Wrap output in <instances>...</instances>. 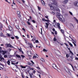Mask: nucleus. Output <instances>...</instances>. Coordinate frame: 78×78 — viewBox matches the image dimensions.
<instances>
[{"label":"nucleus","mask_w":78,"mask_h":78,"mask_svg":"<svg viewBox=\"0 0 78 78\" xmlns=\"http://www.w3.org/2000/svg\"><path fill=\"white\" fill-rule=\"evenodd\" d=\"M77 1H75L74 2V3H73L74 5L75 6H77Z\"/></svg>","instance_id":"nucleus-11"},{"label":"nucleus","mask_w":78,"mask_h":78,"mask_svg":"<svg viewBox=\"0 0 78 78\" xmlns=\"http://www.w3.org/2000/svg\"><path fill=\"white\" fill-rule=\"evenodd\" d=\"M66 58H69V54H67L66 55Z\"/></svg>","instance_id":"nucleus-41"},{"label":"nucleus","mask_w":78,"mask_h":78,"mask_svg":"<svg viewBox=\"0 0 78 78\" xmlns=\"http://www.w3.org/2000/svg\"><path fill=\"white\" fill-rule=\"evenodd\" d=\"M57 25L59 29H61V27H60V24L59 23H57Z\"/></svg>","instance_id":"nucleus-14"},{"label":"nucleus","mask_w":78,"mask_h":78,"mask_svg":"<svg viewBox=\"0 0 78 78\" xmlns=\"http://www.w3.org/2000/svg\"><path fill=\"white\" fill-rule=\"evenodd\" d=\"M16 27L17 29H18V30H19V25H17L16 26Z\"/></svg>","instance_id":"nucleus-20"},{"label":"nucleus","mask_w":78,"mask_h":78,"mask_svg":"<svg viewBox=\"0 0 78 78\" xmlns=\"http://www.w3.org/2000/svg\"><path fill=\"white\" fill-rule=\"evenodd\" d=\"M7 63L8 65H10V61L9 60H8L7 62Z\"/></svg>","instance_id":"nucleus-23"},{"label":"nucleus","mask_w":78,"mask_h":78,"mask_svg":"<svg viewBox=\"0 0 78 78\" xmlns=\"http://www.w3.org/2000/svg\"><path fill=\"white\" fill-rule=\"evenodd\" d=\"M49 6H50V7H51V6H51V4H49Z\"/></svg>","instance_id":"nucleus-60"},{"label":"nucleus","mask_w":78,"mask_h":78,"mask_svg":"<svg viewBox=\"0 0 78 78\" xmlns=\"http://www.w3.org/2000/svg\"><path fill=\"white\" fill-rule=\"evenodd\" d=\"M45 22H50V21L48 20H45Z\"/></svg>","instance_id":"nucleus-24"},{"label":"nucleus","mask_w":78,"mask_h":78,"mask_svg":"<svg viewBox=\"0 0 78 78\" xmlns=\"http://www.w3.org/2000/svg\"><path fill=\"white\" fill-rule=\"evenodd\" d=\"M21 56L22 57V58H24L25 57V56L23 55H21Z\"/></svg>","instance_id":"nucleus-36"},{"label":"nucleus","mask_w":78,"mask_h":78,"mask_svg":"<svg viewBox=\"0 0 78 78\" xmlns=\"http://www.w3.org/2000/svg\"><path fill=\"white\" fill-rule=\"evenodd\" d=\"M64 69L65 70H66V72H69V69H68V68H67V67H66V66H64Z\"/></svg>","instance_id":"nucleus-7"},{"label":"nucleus","mask_w":78,"mask_h":78,"mask_svg":"<svg viewBox=\"0 0 78 78\" xmlns=\"http://www.w3.org/2000/svg\"><path fill=\"white\" fill-rule=\"evenodd\" d=\"M51 13L53 14V15H55V13L53 12H52Z\"/></svg>","instance_id":"nucleus-47"},{"label":"nucleus","mask_w":78,"mask_h":78,"mask_svg":"<svg viewBox=\"0 0 78 78\" xmlns=\"http://www.w3.org/2000/svg\"><path fill=\"white\" fill-rule=\"evenodd\" d=\"M45 24H46V25H44L45 28H46L47 29L48 28V26L49 25V24L47 23H46Z\"/></svg>","instance_id":"nucleus-9"},{"label":"nucleus","mask_w":78,"mask_h":78,"mask_svg":"<svg viewBox=\"0 0 78 78\" xmlns=\"http://www.w3.org/2000/svg\"><path fill=\"white\" fill-rule=\"evenodd\" d=\"M20 12L18 11V12H17V15H18V14H20Z\"/></svg>","instance_id":"nucleus-45"},{"label":"nucleus","mask_w":78,"mask_h":78,"mask_svg":"<svg viewBox=\"0 0 78 78\" xmlns=\"http://www.w3.org/2000/svg\"><path fill=\"white\" fill-rule=\"evenodd\" d=\"M18 16L19 17H21V16H20V14H18Z\"/></svg>","instance_id":"nucleus-44"},{"label":"nucleus","mask_w":78,"mask_h":78,"mask_svg":"<svg viewBox=\"0 0 78 78\" xmlns=\"http://www.w3.org/2000/svg\"><path fill=\"white\" fill-rule=\"evenodd\" d=\"M3 28V26L2 24L0 23V28Z\"/></svg>","instance_id":"nucleus-27"},{"label":"nucleus","mask_w":78,"mask_h":78,"mask_svg":"<svg viewBox=\"0 0 78 78\" xmlns=\"http://www.w3.org/2000/svg\"><path fill=\"white\" fill-rule=\"evenodd\" d=\"M6 45H7V47H10V48H13V46H12L11 45V44H6Z\"/></svg>","instance_id":"nucleus-4"},{"label":"nucleus","mask_w":78,"mask_h":78,"mask_svg":"<svg viewBox=\"0 0 78 78\" xmlns=\"http://www.w3.org/2000/svg\"><path fill=\"white\" fill-rule=\"evenodd\" d=\"M54 10H55L56 11H59V9L57 7H55L54 8Z\"/></svg>","instance_id":"nucleus-12"},{"label":"nucleus","mask_w":78,"mask_h":78,"mask_svg":"<svg viewBox=\"0 0 78 78\" xmlns=\"http://www.w3.org/2000/svg\"><path fill=\"white\" fill-rule=\"evenodd\" d=\"M19 50L20 51H22V49H19Z\"/></svg>","instance_id":"nucleus-62"},{"label":"nucleus","mask_w":78,"mask_h":78,"mask_svg":"<svg viewBox=\"0 0 78 78\" xmlns=\"http://www.w3.org/2000/svg\"><path fill=\"white\" fill-rule=\"evenodd\" d=\"M73 55L72 54L69 53V56L72 59H73Z\"/></svg>","instance_id":"nucleus-6"},{"label":"nucleus","mask_w":78,"mask_h":78,"mask_svg":"<svg viewBox=\"0 0 78 78\" xmlns=\"http://www.w3.org/2000/svg\"><path fill=\"white\" fill-rule=\"evenodd\" d=\"M8 36L9 37L10 36V35L9 34H7Z\"/></svg>","instance_id":"nucleus-56"},{"label":"nucleus","mask_w":78,"mask_h":78,"mask_svg":"<svg viewBox=\"0 0 78 78\" xmlns=\"http://www.w3.org/2000/svg\"><path fill=\"white\" fill-rule=\"evenodd\" d=\"M30 62H31L32 64H34V62H33V61H32V60H30Z\"/></svg>","instance_id":"nucleus-50"},{"label":"nucleus","mask_w":78,"mask_h":78,"mask_svg":"<svg viewBox=\"0 0 78 78\" xmlns=\"http://www.w3.org/2000/svg\"><path fill=\"white\" fill-rule=\"evenodd\" d=\"M55 34L56 35L57 34V31H55Z\"/></svg>","instance_id":"nucleus-51"},{"label":"nucleus","mask_w":78,"mask_h":78,"mask_svg":"<svg viewBox=\"0 0 78 78\" xmlns=\"http://www.w3.org/2000/svg\"><path fill=\"white\" fill-rule=\"evenodd\" d=\"M41 2L43 5H45V2H44V1L43 0H41Z\"/></svg>","instance_id":"nucleus-13"},{"label":"nucleus","mask_w":78,"mask_h":78,"mask_svg":"<svg viewBox=\"0 0 78 78\" xmlns=\"http://www.w3.org/2000/svg\"><path fill=\"white\" fill-rule=\"evenodd\" d=\"M38 10H39V11H41V7H39L38 6Z\"/></svg>","instance_id":"nucleus-38"},{"label":"nucleus","mask_w":78,"mask_h":78,"mask_svg":"<svg viewBox=\"0 0 78 78\" xmlns=\"http://www.w3.org/2000/svg\"><path fill=\"white\" fill-rule=\"evenodd\" d=\"M57 53L56 54L58 55H60V54H61V52H60V51H59L58 50L57 51Z\"/></svg>","instance_id":"nucleus-15"},{"label":"nucleus","mask_w":78,"mask_h":78,"mask_svg":"<svg viewBox=\"0 0 78 78\" xmlns=\"http://www.w3.org/2000/svg\"><path fill=\"white\" fill-rule=\"evenodd\" d=\"M11 38L12 39H14V37H11Z\"/></svg>","instance_id":"nucleus-59"},{"label":"nucleus","mask_w":78,"mask_h":78,"mask_svg":"<svg viewBox=\"0 0 78 78\" xmlns=\"http://www.w3.org/2000/svg\"><path fill=\"white\" fill-rule=\"evenodd\" d=\"M20 67H22V68H23V69H25V68H26V66H23L22 65H20Z\"/></svg>","instance_id":"nucleus-21"},{"label":"nucleus","mask_w":78,"mask_h":78,"mask_svg":"<svg viewBox=\"0 0 78 78\" xmlns=\"http://www.w3.org/2000/svg\"><path fill=\"white\" fill-rule=\"evenodd\" d=\"M16 57H17V58H21V57H20V55L18 54H16Z\"/></svg>","instance_id":"nucleus-16"},{"label":"nucleus","mask_w":78,"mask_h":78,"mask_svg":"<svg viewBox=\"0 0 78 78\" xmlns=\"http://www.w3.org/2000/svg\"><path fill=\"white\" fill-rule=\"evenodd\" d=\"M67 48L68 49V50H70V48H69L68 47H67Z\"/></svg>","instance_id":"nucleus-55"},{"label":"nucleus","mask_w":78,"mask_h":78,"mask_svg":"<svg viewBox=\"0 0 78 78\" xmlns=\"http://www.w3.org/2000/svg\"><path fill=\"white\" fill-rule=\"evenodd\" d=\"M9 29L10 31H12V27L10 26H9Z\"/></svg>","instance_id":"nucleus-10"},{"label":"nucleus","mask_w":78,"mask_h":78,"mask_svg":"<svg viewBox=\"0 0 78 78\" xmlns=\"http://www.w3.org/2000/svg\"><path fill=\"white\" fill-rule=\"evenodd\" d=\"M11 64H13V65H15V63H13L12 62H11Z\"/></svg>","instance_id":"nucleus-54"},{"label":"nucleus","mask_w":78,"mask_h":78,"mask_svg":"<svg viewBox=\"0 0 78 78\" xmlns=\"http://www.w3.org/2000/svg\"><path fill=\"white\" fill-rule=\"evenodd\" d=\"M75 20H76V22H77V23H78V20H77L76 19V18H75Z\"/></svg>","instance_id":"nucleus-43"},{"label":"nucleus","mask_w":78,"mask_h":78,"mask_svg":"<svg viewBox=\"0 0 78 78\" xmlns=\"http://www.w3.org/2000/svg\"><path fill=\"white\" fill-rule=\"evenodd\" d=\"M35 72H36V71H35V70H34L33 71V73H35Z\"/></svg>","instance_id":"nucleus-58"},{"label":"nucleus","mask_w":78,"mask_h":78,"mask_svg":"<svg viewBox=\"0 0 78 78\" xmlns=\"http://www.w3.org/2000/svg\"><path fill=\"white\" fill-rule=\"evenodd\" d=\"M28 45H30V46H32V47H33V44L31 43H28Z\"/></svg>","instance_id":"nucleus-28"},{"label":"nucleus","mask_w":78,"mask_h":78,"mask_svg":"<svg viewBox=\"0 0 78 78\" xmlns=\"http://www.w3.org/2000/svg\"><path fill=\"white\" fill-rule=\"evenodd\" d=\"M0 53H2V55H4L7 53V51H4L3 50H0Z\"/></svg>","instance_id":"nucleus-2"},{"label":"nucleus","mask_w":78,"mask_h":78,"mask_svg":"<svg viewBox=\"0 0 78 78\" xmlns=\"http://www.w3.org/2000/svg\"><path fill=\"white\" fill-rule=\"evenodd\" d=\"M27 23H28V25H31V23L29 22V21H27Z\"/></svg>","instance_id":"nucleus-34"},{"label":"nucleus","mask_w":78,"mask_h":78,"mask_svg":"<svg viewBox=\"0 0 78 78\" xmlns=\"http://www.w3.org/2000/svg\"><path fill=\"white\" fill-rule=\"evenodd\" d=\"M0 36H1V37L3 36V33L2 32L0 34Z\"/></svg>","instance_id":"nucleus-30"},{"label":"nucleus","mask_w":78,"mask_h":78,"mask_svg":"<svg viewBox=\"0 0 78 78\" xmlns=\"http://www.w3.org/2000/svg\"><path fill=\"white\" fill-rule=\"evenodd\" d=\"M57 40L56 39V38H55V37H54L53 38V41H56Z\"/></svg>","instance_id":"nucleus-26"},{"label":"nucleus","mask_w":78,"mask_h":78,"mask_svg":"<svg viewBox=\"0 0 78 78\" xmlns=\"http://www.w3.org/2000/svg\"><path fill=\"white\" fill-rule=\"evenodd\" d=\"M69 52H70V53H71V54L72 55H74V54H73V53L72 52V51H69Z\"/></svg>","instance_id":"nucleus-22"},{"label":"nucleus","mask_w":78,"mask_h":78,"mask_svg":"<svg viewBox=\"0 0 78 78\" xmlns=\"http://www.w3.org/2000/svg\"><path fill=\"white\" fill-rule=\"evenodd\" d=\"M56 16L58 19H59V20L61 22H63L65 20V19L63 18V16L61 14L59 13L57 14Z\"/></svg>","instance_id":"nucleus-1"},{"label":"nucleus","mask_w":78,"mask_h":78,"mask_svg":"<svg viewBox=\"0 0 78 78\" xmlns=\"http://www.w3.org/2000/svg\"><path fill=\"white\" fill-rule=\"evenodd\" d=\"M36 40V38H33L32 40V41H35Z\"/></svg>","instance_id":"nucleus-39"},{"label":"nucleus","mask_w":78,"mask_h":78,"mask_svg":"<svg viewBox=\"0 0 78 78\" xmlns=\"http://www.w3.org/2000/svg\"><path fill=\"white\" fill-rule=\"evenodd\" d=\"M0 59H1L0 61L2 62V61H3L4 62L5 61V58H3V57H2V55H0Z\"/></svg>","instance_id":"nucleus-3"},{"label":"nucleus","mask_w":78,"mask_h":78,"mask_svg":"<svg viewBox=\"0 0 78 78\" xmlns=\"http://www.w3.org/2000/svg\"><path fill=\"white\" fill-rule=\"evenodd\" d=\"M32 22L33 23H36V22L35 21H34V20H33Z\"/></svg>","instance_id":"nucleus-37"},{"label":"nucleus","mask_w":78,"mask_h":78,"mask_svg":"<svg viewBox=\"0 0 78 78\" xmlns=\"http://www.w3.org/2000/svg\"><path fill=\"white\" fill-rule=\"evenodd\" d=\"M54 9V8L52 6H51V7H50V9L51 10L53 9Z\"/></svg>","instance_id":"nucleus-35"},{"label":"nucleus","mask_w":78,"mask_h":78,"mask_svg":"<svg viewBox=\"0 0 78 78\" xmlns=\"http://www.w3.org/2000/svg\"><path fill=\"white\" fill-rule=\"evenodd\" d=\"M4 58H7V57H8V56H7V55H4Z\"/></svg>","instance_id":"nucleus-33"},{"label":"nucleus","mask_w":78,"mask_h":78,"mask_svg":"<svg viewBox=\"0 0 78 78\" xmlns=\"http://www.w3.org/2000/svg\"><path fill=\"white\" fill-rule=\"evenodd\" d=\"M13 4H14V5H16V3H14V1L13 0Z\"/></svg>","instance_id":"nucleus-53"},{"label":"nucleus","mask_w":78,"mask_h":78,"mask_svg":"<svg viewBox=\"0 0 78 78\" xmlns=\"http://www.w3.org/2000/svg\"><path fill=\"white\" fill-rule=\"evenodd\" d=\"M70 25L72 27H73L74 28V26H73V25L72 24L70 23Z\"/></svg>","instance_id":"nucleus-32"},{"label":"nucleus","mask_w":78,"mask_h":78,"mask_svg":"<svg viewBox=\"0 0 78 78\" xmlns=\"http://www.w3.org/2000/svg\"><path fill=\"white\" fill-rule=\"evenodd\" d=\"M15 66H16V68H17V69H19V67H18V66H17V65H15Z\"/></svg>","instance_id":"nucleus-48"},{"label":"nucleus","mask_w":78,"mask_h":78,"mask_svg":"<svg viewBox=\"0 0 78 78\" xmlns=\"http://www.w3.org/2000/svg\"><path fill=\"white\" fill-rule=\"evenodd\" d=\"M41 61H42V62H45V60H44V59L42 58H41Z\"/></svg>","instance_id":"nucleus-17"},{"label":"nucleus","mask_w":78,"mask_h":78,"mask_svg":"<svg viewBox=\"0 0 78 78\" xmlns=\"http://www.w3.org/2000/svg\"><path fill=\"white\" fill-rule=\"evenodd\" d=\"M68 1L69 0H65L62 2V3L64 5H66V4H67V2H68Z\"/></svg>","instance_id":"nucleus-8"},{"label":"nucleus","mask_w":78,"mask_h":78,"mask_svg":"<svg viewBox=\"0 0 78 78\" xmlns=\"http://www.w3.org/2000/svg\"><path fill=\"white\" fill-rule=\"evenodd\" d=\"M30 78H32V75H31V74H30Z\"/></svg>","instance_id":"nucleus-61"},{"label":"nucleus","mask_w":78,"mask_h":78,"mask_svg":"<svg viewBox=\"0 0 78 78\" xmlns=\"http://www.w3.org/2000/svg\"><path fill=\"white\" fill-rule=\"evenodd\" d=\"M39 42V41H38V40H37L35 41V42H36V43H38V42Z\"/></svg>","instance_id":"nucleus-49"},{"label":"nucleus","mask_w":78,"mask_h":78,"mask_svg":"<svg viewBox=\"0 0 78 78\" xmlns=\"http://www.w3.org/2000/svg\"><path fill=\"white\" fill-rule=\"evenodd\" d=\"M69 14L71 15V16H73V14H72V12H71L70 11H69Z\"/></svg>","instance_id":"nucleus-31"},{"label":"nucleus","mask_w":78,"mask_h":78,"mask_svg":"<svg viewBox=\"0 0 78 78\" xmlns=\"http://www.w3.org/2000/svg\"><path fill=\"white\" fill-rule=\"evenodd\" d=\"M68 44H69V45H70L71 47H73V45H72V44H71V43H70V42L68 41Z\"/></svg>","instance_id":"nucleus-19"},{"label":"nucleus","mask_w":78,"mask_h":78,"mask_svg":"<svg viewBox=\"0 0 78 78\" xmlns=\"http://www.w3.org/2000/svg\"><path fill=\"white\" fill-rule=\"evenodd\" d=\"M52 66L53 68L55 69H57V66H56V65H55V64L54 63L52 64Z\"/></svg>","instance_id":"nucleus-5"},{"label":"nucleus","mask_w":78,"mask_h":78,"mask_svg":"<svg viewBox=\"0 0 78 78\" xmlns=\"http://www.w3.org/2000/svg\"><path fill=\"white\" fill-rule=\"evenodd\" d=\"M75 60H78V58H75Z\"/></svg>","instance_id":"nucleus-63"},{"label":"nucleus","mask_w":78,"mask_h":78,"mask_svg":"<svg viewBox=\"0 0 78 78\" xmlns=\"http://www.w3.org/2000/svg\"><path fill=\"white\" fill-rule=\"evenodd\" d=\"M54 4L55 5V6H57V3H54Z\"/></svg>","instance_id":"nucleus-57"},{"label":"nucleus","mask_w":78,"mask_h":78,"mask_svg":"<svg viewBox=\"0 0 78 78\" xmlns=\"http://www.w3.org/2000/svg\"><path fill=\"white\" fill-rule=\"evenodd\" d=\"M77 7H78V1H77Z\"/></svg>","instance_id":"nucleus-64"},{"label":"nucleus","mask_w":78,"mask_h":78,"mask_svg":"<svg viewBox=\"0 0 78 78\" xmlns=\"http://www.w3.org/2000/svg\"><path fill=\"white\" fill-rule=\"evenodd\" d=\"M38 56H34L33 57V59H34V58H38Z\"/></svg>","instance_id":"nucleus-25"},{"label":"nucleus","mask_w":78,"mask_h":78,"mask_svg":"<svg viewBox=\"0 0 78 78\" xmlns=\"http://www.w3.org/2000/svg\"><path fill=\"white\" fill-rule=\"evenodd\" d=\"M45 17H46V19H48V16H45Z\"/></svg>","instance_id":"nucleus-42"},{"label":"nucleus","mask_w":78,"mask_h":78,"mask_svg":"<svg viewBox=\"0 0 78 78\" xmlns=\"http://www.w3.org/2000/svg\"><path fill=\"white\" fill-rule=\"evenodd\" d=\"M61 32H62V33H64V30L62 29L61 30Z\"/></svg>","instance_id":"nucleus-40"},{"label":"nucleus","mask_w":78,"mask_h":78,"mask_svg":"<svg viewBox=\"0 0 78 78\" xmlns=\"http://www.w3.org/2000/svg\"><path fill=\"white\" fill-rule=\"evenodd\" d=\"M15 37H16V39H19V37H18V36H15Z\"/></svg>","instance_id":"nucleus-52"},{"label":"nucleus","mask_w":78,"mask_h":78,"mask_svg":"<svg viewBox=\"0 0 78 78\" xmlns=\"http://www.w3.org/2000/svg\"><path fill=\"white\" fill-rule=\"evenodd\" d=\"M47 51H48V50L45 49H44L43 50V51L44 52H47Z\"/></svg>","instance_id":"nucleus-18"},{"label":"nucleus","mask_w":78,"mask_h":78,"mask_svg":"<svg viewBox=\"0 0 78 78\" xmlns=\"http://www.w3.org/2000/svg\"><path fill=\"white\" fill-rule=\"evenodd\" d=\"M41 34H42V28H41Z\"/></svg>","instance_id":"nucleus-46"},{"label":"nucleus","mask_w":78,"mask_h":78,"mask_svg":"<svg viewBox=\"0 0 78 78\" xmlns=\"http://www.w3.org/2000/svg\"><path fill=\"white\" fill-rule=\"evenodd\" d=\"M67 73L69 75H72V74H71V73L70 72V71H69H69H68Z\"/></svg>","instance_id":"nucleus-29"}]
</instances>
